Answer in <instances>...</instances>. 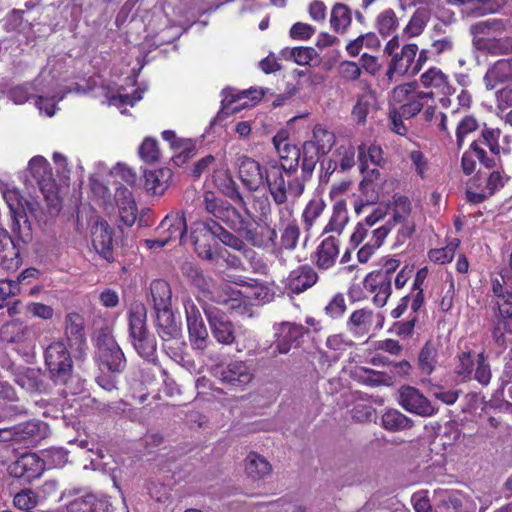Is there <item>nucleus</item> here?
<instances>
[{"label": "nucleus", "instance_id": "c85d7f7f", "mask_svg": "<svg viewBox=\"0 0 512 512\" xmlns=\"http://www.w3.org/2000/svg\"><path fill=\"white\" fill-rule=\"evenodd\" d=\"M232 92H233V89L229 88V87L224 88L222 90V95H223L222 112L225 114L236 113V112L240 111L241 107L248 106L247 102H243L242 104L232 107V104L239 102L241 99L248 98L249 100L256 102V101H259L263 96V93L261 91H257V90H245V91L240 92L237 95H234Z\"/></svg>", "mask_w": 512, "mask_h": 512}, {"label": "nucleus", "instance_id": "603ef678", "mask_svg": "<svg viewBox=\"0 0 512 512\" xmlns=\"http://www.w3.org/2000/svg\"><path fill=\"white\" fill-rule=\"evenodd\" d=\"M172 147L180 150L179 154L173 156L172 158L173 162L177 166L184 164L188 159L196 154L195 145L191 142V140L183 139L172 142Z\"/></svg>", "mask_w": 512, "mask_h": 512}, {"label": "nucleus", "instance_id": "412c9836", "mask_svg": "<svg viewBox=\"0 0 512 512\" xmlns=\"http://www.w3.org/2000/svg\"><path fill=\"white\" fill-rule=\"evenodd\" d=\"M157 236L164 237L169 243L179 240L182 243L187 233V225L184 213L180 211H171L155 229Z\"/></svg>", "mask_w": 512, "mask_h": 512}, {"label": "nucleus", "instance_id": "6e6d98bb", "mask_svg": "<svg viewBox=\"0 0 512 512\" xmlns=\"http://www.w3.org/2000/svg\"><path fill=\"white\" fill-rule=\"evenodd\" d=\"M140 157L148 163H154L159 160L160 151L157 141L152 138H146L139 147Z\"/></svg>", "mask_w": 512, "mask_h": 512}, {"label": "nucleus", "instance_id": "c9c22d12", "mask_svg": "<svg viewBox=\"0 0 512 512\" xmlns=\"http://www.w3.org/2000/svg\"><path fill=\"white\" fill-rule=\"evenodd\" d=\"M235 283L246 287L245 292L237 291L236 293L239 295L245 294V297L251 300L266 303L272 301L274 298V292L264 283H260L256 280H252V282L239 280Z\"/></svg>", "mask_w": 512, "mask_h": 512}, {"label": "nucleus", "instance_id": "f03ea898", "mask_svg": "<svg viewBox=\"0 0 512 512\" xmlns=\"http://www.w3.org/2000/svg\"><path fill=\"white\" fill-rule=\"evenodd\" d=\"M210 237L220 241L223 245L244 255L252 253V249L239 236L223 227L215 219L203 221L202 228L192 233L193 245L197 255L207 261H215L218 257V244L212 245Z\"/></svg>", "mask_w": 512, "mask_h": 512}, {"label": "nucleus", "instance_id": "37998d69", "mask_svg": "<svg viewBox=\"0 0 512 512\" xmlns=\"http://www.w3.org/2000/svg\"><path fill=\"white\" fill-rule=\"evenodd\" d=\"M307 141L312 142L320 152L327 154L335 144V135L322 125H316L313 129L312 139Z\"/></svg>", "mask_w": 512, "mask_h": 512}, {"label": "nucleus", "instance_id": "cd10ccee", "mask_svg": "<svg viewBox=\"0 0 512 512\" xmlns=\"http://www.w3.org/2000/svg\"><path fill=\"white\" fill-rule=\"evenodd\" d=\"M363 286L367 291L375 293L373 303L378 307H383L392 293L390 281L381 279V276L378 277L373 272L366 275Z\"/></svg>", "mask_w": 512, "mask_h": 512}, {"label": "nucleus", "instance_id": "a18cd8bd", "mask_svg": "<svg viewBox=\"0 0 512 512\" xmlns=\"http://www.w3.org/2000/svg\"><path fill=\"white\" fill-rule=\"evenodd\" d=\"M430 17L431 12L428 8H418L413 13L408 25L404 29V32L409 34L411 37L420 35L430 20Z\"/></svg>", "mask_w": 512, "mask_h": 512}, {"label": "nucleus", "instance_id": "a19ab883", "mask_svg": "<svg viewBox=\"0 0 512 512\" xmlns=\"http://www.w3.org/2000/svg\"><path fill=\"white\" fill-rule=\"evenodd\" d=\"M433 97V92H417L411 96V99L397 108V110L405 119H410L422 110L425 99H432Z\"/></svg>", "mask_w": 512, "mask_h": 512}, {"label": "nucleus", "instance_id": "49530a36", "mask_svg": "<svg viewBox=\"0 0 512 512\" xmlns=\"http://www.w3.org/2000/svg\"><path fill=\"white\" fill-rule=\"evenodd\" d=\"M358 159L360 162V171L364 173L368 169V161L375 166L382 160V149L379 146L371 145L368 148L362 144L358 147Z\"/></svg>", "mask_w": 512, "mask_h": 512}, {"label": "nucleus", "instance_id": "f3484780", "mask_svg": "<svg viewBox=\"0 0 512 512\" xmlns=\"http://www.w3.org/2000/svg\"><path fill=\"white\" fill-rule=\"evenodd\" d=\"M46 430L47 426L43 422L30 420L16 424L6 430L5 433H8L9 437L5 440L34 445L45 436Z\"/></svg>", "mask_w": 512, "mask_h": 512}, {"label": "nucleus", "instance_id": "f704fd0d", "mask_svg": "<svg viewBox=\"0 0 512 512\" xmlns=\"http://www.w3.org/2000/svg\"><path fill=\"white\" fill-rule=\"evenodd\" d=\"M172 172L168 168L150 170L144 172V187L152 194H162L167 188V181L171 178Z\"/></svg>", "mask_w": 512, "mask_h": 512}, {"label": "nucleus", "instance_id": "4be33fe9", "mask_svg": "<svg viewBox=\"0 0 512 512\" xmlns=\"http://www.w3.org/2000/svg\"><path fill=\"white\" fill-rule=\"evenodd\" d=\"M301 160L300 180L294 181V190L300 191L303 186L312 178L316 164L321 156L325 155L315 148L312 142L305 141L299 148Z\"/></svg>", "mask_w": 512, "mask_h": 512}, {"label": "nucleus", "instance_id": "ea45409f", "mask_svg": "<svg viewBox=\"0 0 512 512\" xmlns=\"http://www.w3.org/2000/svg\"><path fill=\"white\" fill-rule=\"evenodd\" d=\"M16 383L29 392H42L45 389L44 380L37 369L27 368L16 378Z\"/></svg>", "mask_w": 512, "mask_h": 512}, {"label": "nucleus", "instance_id": "338daca9", "mask_svg": "<svg viewBox=\"0 0 512 512\" xmlns=\"http://www.w3.org/2000/svg\"><path fill=\"white\" fill-rule=\"evenodd\" d=\"M339 74L347 81H355L360 77L361 69L357 63L345 60L339 64Z\"/></svg>", "mask_w": 512, "mask_h": 512}, {"label": "nucleus", "instance_id": "a211bd4d", "mask_svg": "<svg viewBox=\"0 0 512 512\" xmlns=\"http://www.w3.org/2000/svg\"><path fill=\"white\" fill-rule=\"evenodd\" d=\"M19 240L3 227H0V266L7 271H16L22 264ZM22 243H24L22 241Z\"/></svg>", "mask_w": 512, "mask_h": 512}, {"label": "nucleus", "instance_id": "bb28decb", "mask_svg": "<svg viewBox=\"0 0 512 512\" xmlns=\"http://www.w3.org/2000/svg\"><path fill=\"white\" fill-rule=\"evenodd\" d=\"M318 281L317 272L309 265H302L293 270L288 278V286L294 293H302Z\"/></svg>", "mask_w": 512, "mask_h": 512}, {"label": "nucleus", "instance_id": "4c0bfd02", "mask_svg": "<svg viewBox=\"0 0 512 512\" xmlns=\"http://www.w3.org/2000/svg\"><path fill=\"white\" fill-rule=\"evenodd\" d=\"M382 426L390 432L402 431L412 428L414 422L396 409H388L382 415Z\"/></svg>", "mask_w": 512, "mask_h": 512}, {"label": "nucleus", "instance_id": "58836bf2", "mask_svg": "<svg viewBox=\"0 0 512 512\" xmlns=\"http://www.w3.org/2000/svg\"><path fill=\"white\" fill-rule=\"evenodd\" d=\"M181 272L200 291L205 292L209 290L212 279L206 277L202 269L193 262L185 261L181 265Z\"/></svg>", "mask_w": 512, "mask_h": 512}, {"label": "nucleus", "instance_id": "6e6552de", "mask_svg": "<svg viewBox=\"0 0 512 512\" xmlns=\"http://www.w3.org/2000/svg\"><path fill=\"white\" fill-rule=\"evenodd\" d=\"M284 174L287 176V169L285 166H278V161H269L266 166L265 183L273 201L277 205H283L288 201V194L294 198H299L305 190H294V181L300 180V176H292L288 181L285 180Z\"/></svg>", "mask_w": 512, "mask_h": 512}, {"label": "nucleus", "instance_id": "de8ad7c7", "mask_svg": "<svg viewBox=\"0 0 512 512\" xmlns=\"http://www.w3.org/2000/svg\"><path fill=\"white\" fill-rule=\"evenodd\" d=\"M378 32L383 37L391 35L398 27V18L393 9L382 11L376 19Z\"/></svg>", "mask_w": 512, "mask_h": 512}, {"label": "nucleus", "instance_id": "5701e85b", "mask_svg": "<svg viewBox=\"0 0 512 512\" xmlns=\"http://www.w3.org/2000/svg\"><path fill=\"white\" fill-rule=\"evenodd\" d=\"M91 237L95 251L108 262L113 261V229L107 221H97L92 226Z\"/></svg>", "mask_w": 512, "mask_h": 512}, {"label": "nucleus", "instance_id": "aec40b11", "mask_svg": "<svg viewBox=\"0 0 512 512\" xmlns=\"http://www.w3.org/2000/svg\"><path fill=\"white\" fill-rule=\"evenodd\" d=\"M217 377L222 384L243 389L252 381L254 375L251 367L244 361H234L222 367L217 372Z\"/></svg>", "mask_w": 512, "mask_h": 512}, {"label": "nucleus", "instance_id": "7ed1b4c3", "mask_svg": "<svg viewBox=\"0 0 512 512\" xmlns=\"http://www.w3.org/2000/svg\"><path fill=\"white\" fill-rule=\"evenodd\" d=\"M44 364L48 378L56 386H62L65 393L75 395L82 390L80 379L74 373L71 353L63 341L52 342L46 347Z\"/></svg>", "mask_w": 512, "mask_h": 512}, {"label": "nucleus", "instance_id": "09e8293b", "mask_svg": "<svg viewBox=\"0 0 512 512\" xmlns=\"http://www.w3.org/2000/svg\"><path fill=\"white\" fill-rule=\"evenodd\" d=\"M325 208V203L320 198L311 199L306 205L302 218L306 230H310L315 220L322 214Z\"/></svg>", "mask_w": 512, "mask_h": 512}, {"label": "nucleus", "instance_id": "7c9ffc66", "mask_svg": "<svg viewBox=\"0 0 512 512\" xmlns=\"http://www.w3.org/2000/svg\"><path fill=\"white\" fill-rule=\"evenodd\" d=\"M420 81L425 88H434L444 96L451 95L455 91L449 82L448 76L436 67H431L424 72Z\"/></svg>", "mask_w": 512, "mask_h": 512}, {"label": "nucleus", "instance_id": "9b49d317", "mask_svg": "<svg viewBox=\"0 0 512 512\" xmlns=\"http://www.w3.org/2000/svg\"><path fill=\"white\" fill-rule=\"evenodd\" d=\"M28 171L44 198L52 203L56 199L57 185L49 162L42 156H35L29 161Z\"/></svg>", "mask_w": 512, "mask_h": 512}, {"label": "nucleus", "instance_id": "ddd939ff", "mask_svg": "<svg viewBox=\"0 0 512 512\" xmlns=\"http://www.w3.org/2000/svg\"><path fill=\"white\" fill-rule=\"evenodd\" d=\"M65 337L68 346L75 350V359L84 360L88 347L84 333V320L79 313L71 312L66 315Z\"/></svg>", "mask_w": 512, "mask_h": 512}, {"label": "nucleus", "instance_id": "2f4dec72", "mask_svg": "<svg viewBox=\"0 0 512 512\" xmlns=\"http://www.w3.org/2000/svg\"><path fill=\"white\" fill-rule=\"evenodd\" d=\"M150 295L154 311L172 307V290L167 281L153 280L150 284Z\"/></svg>", "mask_w": 512, "mask_h": 512}, {"label": "nucleus", "instance_id": "39448f33", "mask_svg": "<svg viewBox=\"0 0 512 512\" xmlns=\"http://www.w3.org/2000/svg\"><path fill=\"white\" fill-rule=\"evenodd\" d=\"M128 332L130 342L137 354L151 363L158 361L157 340L147 326V310L143 304L132 306L128 313Z\"/></svg>", "mask_w": 512, "mask_h": 512}, {"label": "nucleus", "instance_id": "79ce46f5", "mask_svg": "<svg viewBox=\"0 0 512 512\" xmlns=\"http://www.w3.org/2000/svg\"><path fill=\"white\" fill-rule=\"evenodd\" d=\"M351 11L342 3L334 5L331 11L330 23L336 32H344L351 24Z\"/></svg>", "mask_w": 512, "mask_h": 512}, {"label": "nucleus", "instance_id": "f8f14e48", "mask_svg": "<svg viewBox=\"0 0 512 512\" xmlns=\"http://www.w3.org/2000/svg\"><path fill=\"white\" fill-rule=\"evenodd\" d=\"M8 472L21 483H30L44 472V462L35 453H24L8 467Z\"/></svg>", "mask_w": 512, "mask_h": 512}, {"label": "nucleus", "instance_id": "c756f323", "mask_svg": "<svg viewBox=\"0 0 512 512\" xmlns=\"http://www.w3.org/2000/svg\"><path fill=\"white\" fill-rule=\"evenodd\" d=\"M273 144L280 158L278 166H285L288 178L294 176L300 163L299 147L289 143H284L283 146H280V144H278L277 136L273 138Z\"/></svg>", "mask_w": 512, "mask_h": 512}, {"label": "nucleus", "instance_id": "3c124183", "mask_svg": "<svg viewBox=\"0 0 512 512\" xmlns=\"http://www.w3.org/2000/svg\"><path fill=\"white\" fill-rule=\"evenodd\" d=\"M458 244L459 240L455 239L454 241L450 242L443 248L430 250L429 259L435 263L440 264L451 262Z\"/></svg>", "mask_w": 512, "mask_h": 512}, {"label": "nucleus", "instance_id": "774afa93", "mask_svg": "<svg viewBox=\"0 0 512 512\" xmlns=\"http://www.w3.org/2000/svg\"><path fill=\"white\" fill-rule=\"evenodd\" d=\"M462 498L457 492L445 493L441 500L439 508H444L445 512H457L462 507Z\"/></svg>", "mask_w": 512, "mask_h": 512}, {"label": "nucleus", "instance_id": "8fccbe9b", "mask_svg": "<svg viewBox=\"0 0 512 512\" xmlns=\"http://www.w3.org/2000/svg\"><path fill=\"white\" fill-rule=\"evenodd\" d=\"M44 468L62 467L68 461V453L63 448H50L43 452Z\"/></svg>", "mask_w": 512, "mask_h": 512}, {"label": "nucleus", "instance_id": "e433bc0d", "mask_svg": "<svg viewBox=\"0 0 512 512\" xmlns=\"http://www.w3.org/2000/svg\"><path fill=\"white\" fill-rule=\"evenodd\" d=\"M270 463L256 452H250L245 459V470L253 480H259L269 475L271 472Z\"/></svg>", "mask_w": 512, "mask_h": 512}, {"label": "nucleus", "instance_id": "680f3d73", "mask_svg": "<svg viewBox=\"0 0 512 512\" xmlns=\"http://www.w3.org/2000/svg\"><path fill=\"white\" fill-rule=\"evenodd\" d=\"M290 56L297 64L304 66L318 57V53L312 47H295L290 50Z\"/></svg>", "mask_w": 512, "mask_h": 512}, {"label": "nucleus", "instance_id": "6ab92c4d", "mask_svg": "<svg viewBox=\"0 0 512 512\" xmlns=\"http://www.w3.org/2000/svg\"><path fill=\"white\" fill-rule=\"evenodd\" d=\"M275 346L280 354L288 353L292 346L308 333L304 326L292 322H281L273 326Z\"/></svg>", "mask_w": 512, "mask_h": 512}, {"label": "nucleus", "instance_id": "473e14b6", "mask_svg": "<svg viewBox=\"0 0 512 512\" xmlns=\"http://www.w3.org/2000/svg\"><path fill=\"white\" fill-rule=\"evenodd\" d=\"M188 336L193 350L204 353L213 346L204 321L187 324Z\"/></svg>", "mask_w": 512, "mask_h": 512}, {"label": "nucleus", "instance_id": "c03bdc74", "mask_svg": "<svg viewBox=\"0 0 512 512\" xmlns=\"http://www.w3.org/2000/svg\"><path fill=\"white\" fill-rule=\"evenodd\" d=\"M347 222L348 214L346 204L343 201H338L333 206L332 216L326 225L324 232H337L340 234Z\"/></svg>", "mask_w": 512, "mask_h": 512}, {"label": "nucleus", "instance_id": "423d86ee", "mask_svg": "<svg viewBox=\"0 0 512 512\" xmlns=\"http://www.w3.org/2000/svg\"><path fill=\"white\" fill-rule=\"evenodd\" d=\"M95 359L102 372L112 374L122 373L127 366L125 354L117 343L112 329L108 326L101 327L95 333Z\"/></svg>", "mask_w": 512, "mask_h": 512}, {"label": "nucleus", "instance_id": "dca6fc26", "mask_svg": "<svg viewBox=\"0 0 512 512\" xmlns=\"http://www.w3.org/2000/svg\"><path fill=\"white\" fill-rule=\"evenodd\" d=\"M238 162L239 179L247 190L256 192L264 186L266 167L246 155L240 156Z\"/></svg>", "mask_w": 512, "mask_h": 512}, {"label": "nucleus", "instance_id": "bf43d9fd", "mask_svg": "<svg viewBox=\"0 0 512 512\" xmlns=\"http://www.w3.org/2000/svg\"><path fill=\"white\" fill-rule=\"evenodd\" d=\"M366 373L367 376L365 377L364 382L372 387L393 385V376L390 375L389 372L367 369Z\"/></svg>", "mask_w": 512, "mask_h": 512}, {"label": "nucleus", "instance_id": "f257e3e1", "mask_svg": "<svg viewBox=\"0 0 512 512\" xmlns=\"http://www.w3.org/2000/svg\"><path fill=\"white\" fill-rule=\"evenodd\" d=\"M204 208L216 221L223 222L235 235L250 243L253 247H264L262 233H258L259 224L246 219L229 201L218 198L213 192L204 194Z\"/></svg>", "mask_w": 512, "mask_h": 512}, {"label": "nucleus", "instance_id": "864d4df0", "mask_svg": "<svg viewBox=\"0 0 512 512\" xmlns=\"http://www.w3.org/2000/svg\"><path fill=\"white\" fill-rule=\"evenodd\" d=\"M0 334L3 340L10 343H18L24 339L25 328L16 321H12L1 327Z\"/></svg>", "mask_w": 512, "mask_h": 512}, {"label": "nucleus", "instance_id": "052dcab7", "mask_svg": "<svg viewBox=\"0 0 512 512\" xmlns=\"http://www.w3.org/2000/svg\"><path fill=\"white\" fill-rule=\"evenodd\" d=\"M14 505L21 510H30L37 504V497L30 489H23L13 499Z\"/></svg>", "mask_w": 512, "mask_h": 512}, {"label": "nucleus", "instance_id": "2eb2a0df", "mask_svg": "<svg viewBox=\"0 0 512 512\" xmlns=\"http://www.w3.org/2000/svg\"><path fill=\"white\" fill-rule=\"evenodd\" d=\"M493 310L495 326L492 337L502 346L506 343L505 333L512 334V295L504 296V300H497Z\"/></svg>", "mask_w": 512, "mask_h": 512}, {"label": "nucleus", "instance_id": "72a5a7b5", "mask_svg": "<svg viewBox=\"0 0 512 512\" xmlns=\"http://www.w3.org/2000/svg\"><path fill=\"white\" fill-rule=\"evenodd\" d=\"M439 344L435 341H427L418 354V368L422 374L430 375L438 363Z\"/></svg>", "mask_w": 512, "mask_h": 512}, {"label": "nucleus", "instance_id": "13d9d810", "mask_svg": "<svg viewBox=\"0 0 512 512\" xmlns=\"http://www.w3.org/2000/svg\"><path fill=\"white\" fill-rule=\"evenodd\" d=\"M504 29V23L500 19H491L486 21H479L470 27L472 35H485L489 31H502Z\"/></svg>", "mask_w": 512, "mask_h": 512}, {"label": "nucleus", "instance_id": "b1692460", "mask_svg": "<svg viewBox=\"0 0 512 512\" xmlns=\"http://www.w3.org/2000/svg\"><path fill=\"white\" fill-rule=\"evenodd\" d=\"M417 52L418 46L416 44H407L403 46L400 54L396 53L393 55L386 72L389 83L393 82L395 74L401 76L406 73L411 74Z\"/></svg>", "mask_w": 512, "mask_h": 512}, {"label": "nucleus", "instance_id": "20e7f679", "mask_svg": "<svg viewBox=\"0 0 512 512\" xmlns=\"http://www.w3.org/2000/svg\"><path fill=\"white\" fill-rule=\"evenodd\" d=\"M3 198L10 210L12 234L24 244L30 243L33 239V229L29 218H34L38 223H45L46 217L42 208L37 201L24 199L15 189L4 191Z\"/></svg>", "mask_w": 512, "mask_h": 512}, {"label": "nucleus", "instance_id": "69168bd1", "mask_svg": "<svg viewBox=\"0 0 512 512\" xmlns=\"http://www.w3.org/2000/svg\"><path fill=\"white\" fill-rule=\"evenodd\" d=\"M417 321L418 318L416 315L406 321H397L393 324L392 331L399 337L410 338L413 335Z\"/></svg>", "mask_w": 512, "mask_h": 512}, {"label": "nucleus", "instance_id": "9d476101", "mask_svg": "<svg viewBox=\"0 0 512 512\" xmlns=\"http://www.w3.org/2000/svg\"><path fill=\"white\" fill-rule=\"evenodd\" d=\"M153 324L165 350L171 349V342L181 340L182 324L176 320L172 307L154 311Z\"/></svg>", "mask_w": 512, "mask_h": 512}, {"label": "nucleus", "instance_id": "393cba45", "mask_svg": "<svg viewBox=\"0 0 512 512\" xmlns=\"http://www.w3.org/2000/svg\"><path fill=\"white\" fill-rule=\"evenodd\" d=\"M115 201L121 222L131 227L137 219V205L132 192L124 186L118 187L115 191Z\"/></svg>", "mask_w": 512, "mask_h": 512}, {"label": "nucleus", "instance_id": "a878e982", "mask_svg": "<svg viewBox=\"0 0 512 512\" xmlns=\"http://www.w3.org/2000/svg\"><path fill=\"white\" fill-rule=\"evenodd\" d=\"M338 255L339 240L334 236H329L317 247L313 258L318 269L328 270L335 265Z\"/></svg>", "mask_w": 512, "mask_h": 512}, {"label": "nucleus", "instance_id": "0e129e2a", "mask_svg": "<svg viewBox=\"0 0 512 512\" xmlns=\"http://www.w3.org/2000/svg\"><path fill=\"white\" fill-rule=\"evenodd\" d=\"M395 211L393 215V222H403L411 211V203L406 196H397L394 198Z\"/></svg>", "mask_w": 512, "mask_h": 512}, {"label": "nucleus", "instance_id": "1a4fd4ad", "mask_svg": "<svg viewBox=\"0 0 512 512\" xmlns=\"http://www.w3.org/2000/svg\"><path fill=\"white\" fill-rule=\"evenodd\" d=\"M213 338L222 345L230 346L236 342V329L225 312L207 305L203 307Z\"/></svg>", "mask_w": 512, "mask_h": 512}, {"label": "nucleus", "instance_id": "5fc2aeb1", "mask_svg": "<svg viewBox=\"0 0 512 512\" xmlns=\"http://www.w3.org/2000/svg\"><path fill=\"white\" fill-rule=\"evenodd\" d=\"M478 127L479 124L473 116H466L460 121L456 129L457 146L459 149L464 144L465 136L476 131Z\"/></svg>", "mask_w": 512, "mask_h": 512}, {"label": "nucleus", "instance_id": "0eeeda50", "mask_svg": "<svg viewBox=\"0 0 512 512\" xmlns=\"http://www.w3.org/2000/svg\"><path fill=\"white\" fill-rule=\"evenodd\" d=\"M67 512H113L111 497L104 493L84 492L79 488L66 489L61 494Z\"/></svg>", "mask_w": 512, "mask_h": 512}, {"label": "nucleus", "instance_id": "e2e57ef3", "mask_svg": "<svg viewBox=\"0 0 512 512\" xmlns=\"http://www.w3.org/2000/svg\"><path fill=\"white\" fill-rule=\"evenodd\" d=\"M300 236V229L297 224H288L281 235V242L285 249L293 250L296 248Z\"/></svg>", "mask_w": 512, "mask_h": 512}, {"label": "nucleus", "instance_id": "4d7b16f0", "mask_svg": "<svg viewBox=\"0 0 512 512\" xmlns=\"http://www.w3.org/2000/svg\"><path fill=\"white\" fill-rule=\"evenodd\" d=\"M477 366L475 370V379L483 386L490 383L492 373L489 363L487 362L484 353H480L476 360Z\"/></svg>", "mask_w": 512, "mask_h": 512}, {"label": "nucleus", "instance_id": "4468645a", "mask_svg": "<svg viewBox=\"0 0 512 512\" xmlns=\"http://www.w3.org/2000/svg\"><path fill=\"white\" fill-rule=\"evenodd\" d=\"M398 393V402L406 411L422 417H430L436 413L431 402L417 388L402 386Z\"/></svg>", "mask_w": 512, "mask_h": 512}]
</instances>
